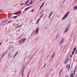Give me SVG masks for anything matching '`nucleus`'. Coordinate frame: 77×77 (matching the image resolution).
I'll use <instances>...</instances> for the list:
<instances>
[{
    "label": "nucleus",
    "mask_w": 77,
    "mask_h": 77,
    "mask_svg": "<svg viewBox=\"0 0 77 77\" xmlns=\"http://www.w3.org/2000/svg\"><path fill=\"white\" fill-rule=\"evenodd\" d=\"M51 17V16H50V15H49V17H48L49 18H50Z\"/></svg>",
    "instance_id": "37"
},
{
    "label": "nucleus",
    "mask_w": 77,
    "mask_h": 77,
    "mask_svg": "<svg viewBox=\"0 0 77 77\" xmlns=\"http://www.w3.org/2000/svg\"><path fill=\"white\" fill-rule=\"evenodd\" d=\"M13 14V15H17V13L16 12V13H14Z\"/></svg>",
    "instance_id": "25"
},
{
    "label": "nucleus",
    "mask_w": 77,
    "mask_h": 77,
    "mask_svg": "<svg viewBox=\"0 0 77 77\" xmlns=\"http://www.w3.org/2000/svg\"><path fill=\"white\" fill-rule=\"evenodd\" d=\"M44 3H45V2H44L42 4V6H44Z\"/></svg>",
    "instance_id": "24"
},
{
    "label": "nucleus",
    "mask_w": 77,
    "mask_h": 77,
    "mask_svg": "<svg viewBox=\"0 0 77 77\" xmlns=\"http://www.w3.org/2000/svg\"><path fill=\"white\" fill-rule=\"evenodd\" d=\"M19 24V23H18L16 25V26H18Z\"/></svg>",
    "instance_id": "49"
},
{
    "label": "nucleus",
    "mask_w": 77,
    "mask_h": 77,
    "mask_svg": "<svg viewBox=\"0 0 77 77\" xmlns=\"http://www.w3.org/2000/svg\"><path fill=\"white\" fill-rule=\"evenodd\" d=\"M18 51H17V52H16V53L15 54L16 55H17V54H18Z\"/></svg>",
    "instance_id": "28"
},
{
    "label": "nucleus",
    "mask_w": 77,
    "mask_h": 77,
    "mask_svg": "<svg viewBox=\"0 0 77 77\" xmlns=\"http://www.w3.org/2000/svg\"><path fill=\"white\" fill-rule=\"evenodd\" d=\"M59 33H57V36H56L55 39H56L57 38H58L59 37Z\"/></svg>",
    "instance_id": "6"
},
{
    "label": "nucleus",
    "mask_w": 77,
    "mask_h": 77,
    "mask_svg": "<svg viewBox=\"0 0 77 77\" xmlns=\"http://www.w3.org/2000/svg\"><path fill=\"white\" fill-rule=\"evenodd\" d=\"M12 43H13V42H9V43L10 44H12Z\"/></svg>",
    "instance_id": "44"
},
{
    "label": "nucleus",
    "mask_w": 77,
    "mask_h": 77,
    "mask_svg": "<svg viewBox=\"0 0 77 77\" xmlns=\"http://www.w3.org/2000/svg\"><path fill=\"white\" fill-rule=\"evenodd\" d=\"M65 0L63 2V3H63L64 2H65Z\"/></svg>",
    "instance_id": "52"
},
{
    "label": "nucleus",
    "mask_w": 77,
    "mask_h": 77,
    "mask_svg": "<svg viewBox=\"0 0 77 77\" xmlns=\"http://www.w3.org/2000/svg\"><path fill=\"white\" fill-rule=\"evenodd\" d=\"M23 43V38H22L20 41H19V43L20 44H21V43Z\"/></svg>",
    "instance_id": "3"
},
{
    "label": "nucleus",
    "mask_w": 77,
    "mask_h": 77,
    "mask_svg": "<svg viewBox=\"0 0 77 77\" xmlns=\"http://www.w3.org/2000/svg\"><path fill=\"white\" fill-rule=\"evenodd\" d=\"M24 72H21L20 74H22V76H24Z\"/></svg>",
    "instance_id": "12"
},
{
    "label": "nucleus",
    "mask_w": 77,
    "mask_h": 77,
    "mask_svg": "<svg viewBox=\"0 0 77 77\" xmlns=\"http://www.w3.org/2000/svg\"><path fill=\"white\" fill-rule=\"evenodd\" d=\"M69 11L67 12L66 13V14L62 18V20H65V18H67V17H68V15L69 14Z\"/></svg>",
    "instance_id": "1"
},
{
    "label": "nucleus",
    "mask_w": 77,
    "mask_h": 77,
    "mask_svg": "<svg viewBox=\"0 0 77 77\" xmlns=\"http://www.w3.org/2000/svg\"><path fill=\"white\" fill-rule=\"evenodd\" d=\"M76 68V67H75V68Z\"/></svg>",
    "instance_id": "62"
},
{
    "label": "nucleus",
    "mask_w": 77,
    "mask_h": 77,
    "mask_svg": "<svg viewBox=\"0 0 77 77\" xmlns=\"http://www.w3.org/2000/svg\"><path fill=\"white\" fill-rule=\"evenodd\" d=\"M26 38H24L23 39V40H22L23 42H24V41H26Z\"/></svg>",
    "instance_id": "16"
},
{
    "label": "nucleus",
    "mask_w": 77,
    "mask_h": 77,
    "mask_svg": "<svg viewBox=\"0 0 77 77\" xmlns=\"http://www.w3.org/2000/svg\"><path fill=\"white\" fill-rule=\"evenodd\" d=\"M11 21H12V20L9 21L8 22V23H11Z\"/></svg>",
    "instance_id": "29"
},
{
    "label": "nucleus",
    "mask_w": 77,
    "mask_h": 77,
    "mask_svg": "<svg viewBox=\"0 0 77 77\" xmlns=\"http://www.w3.org/2000/svg\"><path fill=\"white\" fill-rule=\"evenodd\" d=\"M54 55H55V52H54V53L51 56V58H53L54 56Z\"/></svg>",
    "instance_id": "8"
},
{
    "label": "nucleus",
    "mask_w": 77,
    "mask_h": 77,
    "mask_svg": "<svg viewBox=\"0 0 77 77\" xmlns=\"http://www.w3.org/2000/svg\"><path fill=\"white\" fill-rule=\"evenodd\" d=\"M9 56H10V53H9V54L8 55V57H9Z\"/></svg>",
    "instance_id": "32"
},
{
    "label": "nucleus",
    "mask_w": 77,
    "mask_h": 77,
    "mask_svg": "<svg viewBox=\"0 0 77 77\" xmlns=\"http://www.w3.org/2000/svg\"><path fill=\"white\" fill-rule=\"evenodd\" d=\"M29 0L27 1L26 2H25L24 5H27V3L29 2Z\"/></svg>",
    "instance_id": "10"
},
{
    "label": "nucleus",
    "mask_w": 77,
    "mask_h": 77,
    "mask_svg": "<svg viewBox=\"0 0 77 77\" xmlns=\"http://www.w3.org/2000/svg\"><path fill=\"white\" fill-rule=\"evenodd\" d=\"M2 58L3 57V56L2 57Z\"/></svg>",
    "instance_id": "58"
},
{
    "label": "nucleus",
    "mask_w": 77,
    "mask_h": 77,
    "mask_svg": "<svg viewBox=\"0 0 77 77\" xmlns=\"http://www.w3.org/2000/svg\"><path fill=\"white\" fill-rule=\"evenodd\" d=\"M45 76L46 77H48V74H47Z\"/></svg>",
    "instance_id": "38"
},
{
    "label": "nucleus",
    "mask_w": 77,
    "mask_h": 77,
    "mask_svg": "<svg viewBox=\"0 0 77 77\" xmlns=\"http://www.w3.org/2000/svg\"><path fill=\"white\" fill-rule=\"evenodd\" d=\"M18 11L16 12V14H18Z\"/></svg>",
    "instance_id": "42"
},
{
    "label": "nucleus",
    "mask_w": 77,
    "mask_h": 77,
    "mask_svg": "<svg viewBox=\"0 0 77 77\" xmlns=\"http://www.w3.org/2000/svg\"><path fill=\"white\" fill-rule=\"evenodd\" d=\"M11 57H12V55H11V56L10 57V58H11Z\"/></svg>",
    "instance_id": "54"
},
{
    "label": "nucleus",
    "mask_w": 77,
    "mask_h": 77,
    "mask_svg": "<svg viewBox=\"0 0 77 77\" xmlns=\"http://www.w3.org/2000/svg\"><path fill=\"white\" fill-rule=\"evenodd\" d=\"M21 27V25L16 26V27H15V28H18V27Z\"/></svg>",
    "instance_id": "15"
},
{
    "label": "nucleus",
    "mask_w": 77,
    "mask_h": 77,
    "mask_svg": "<svg viewBox=\"0 0 77 77\" xmlns=\"http://www.w3.org/2000/svg\"><path fill=\"white\" fill-rule=\"evenodd\" d=\"M65 48H64V49Z\"/></svg>",
    "instance_id": "64"
},
{
    "label": "nucleus",
    "mask_w": 77,
    "mask_h": 77,
    "mask_svg": "<svg viewBox=\"0 0 77 77\" xmlns=\"http://www.w3.org/2000/svg\"><path fill=\"white\" fill-rule=\"evenodd\" d=\"M33 0H31V3H29V4H28L26 6H30V5H32V4H33V3H32V1Z\"/></svg>",
    "instance_id": "4"
},
{
    "label": "nucleus",
    "mask_w": 77,
    "mask_h": 77,
    "mask_svg": "<svg viewBox=\"0 0 77 77\" xmlns=\"http://www.w3.org/2000/svg\"><path fill=\"white\" fill-rule=\"evenodd\" d=\"M69 27H67L66 28L65 31V32H67V31H68V30H69Z\"/></svg>",
    "instance_id": "5"
},
{
    "label": "nucleus",
    "mask_w": 77,
    "mask_h": 77,
    "mask_svg": "<svg viewBox=\"0 0 77 77\" xmlns=\"http://www.w3.org/2000/svg\"><path fill=\"white\" fill-rule=\"evenodd\" d=\"M38 22V21H37V24H38V22Z\"/></svg>",
    "instance_id": "53"
},
{
    "label": "nucleus",
    "mask_w": 77,
    "mask_h": 77,
    "mask_svg": "<svg viewBox=\"0 0 77 77\" xmlns=\"http://www.w3.org/2000/svg\"><path fill=\"white\" fill-rule=\"evenodd\" d=\"M5 21H2V23H5Z\"/></svg>",
    "instance_id": "41"
},
{
    "label": "nucleus",
    "mask_w": 77,
    "mask_h": 77,
    "mask_svg": "<svg viewBox=\"0 0 77 77\" xmlns=\"http://www.w3.org/2000/svg\"><path fill=\"white\" fill-rule=\"evenodd\" d=\"M77 9V6L76 7H74L73 8V9L74 10H76Z\"/></svg>",
    "instance_id": "14"
},
{
    "label": "nucleus",
    "mask_w": 77,
    "mask_h": 77,
    "mask_svg": "<svg viewBox=\"0 0 77 77\" xmlns=\"http://www.w3.org/2000/svg\"><path fill=\"white\" fill-rule=\"evenodd\" d=\"M1 44H2V42L0 43V45H1Z\"/></svg>",
    "instance_id": "56"
},
{
    "label": "nucleus",
    "mask_w": 77,
    "mask_h": 77,
    "mask_svg": "<svg viewBox=\"0 0 77 77\" xmlns=\"http://www.w3.org/2000/svg\"><path fill=\"white\" fill-rule=\"evenodd\" d=\"M72 56V54H71V55H70V57H71Z\"/></svg>",
    "instance_id": "45"
},
{
    "label": "nucleus",
    "mask_w": 77,
    "mask_h": 77,
    "mask_svg": "<svg viewBox=\"0 0 77 77\" xmlns=\"http://www.w3.org/2000/svg\"><path fill=\"white\" fill-rule=\"evenodd\" d=\"M38 32H39V29L38 28H37L36 29V30L35 31V34H37L38 33Z\"/></svg>",
    "instance_id": "7"
},
{
    "label": "nucleus",
    "mask_w": 77,
    "mask_h": 77,
    "mask_svg": "<svg viewBox=\"0 0 77 77\" xmlns=\"http://www.w3.org/2000/svg\"><path fill=\"white\" fill-rule=\"evenodd\" d=\"M39 20H40V19H38L37 20V21H38V22H39Z\"/></svg>",
    "instance_id": "30"
},
{
    "label": "nucleus",
    "mask_w": 77,
    "mask_h": 77,
    "mask_svg": "<svg viewBox=\"0 0 77 77\" xmlns=\"http://www.w3.org/2000/svg\"><path fill=\"white\" fill-rule=\"evenodd\" d=\"M30 7H31V6L26 8L24 10V11H26V10H27V9H29V8H30Z\"/></svg>",
    "instance_id": "9"
},
{
    "label": "nucleus",
    "mask_w": 77,
    "mask_h": 77,
    "mask_svg": "<svg viewBox=\"0 0 77 77\" xmlns=\"http://www.w3.org/2000/svg\"><path fill=\"white\" fill-rule=\"evenodd\" d=\"M34 11V9H32L31 11V12H33V11Z\"/></svg>",
    "instance_id": "26"
},
{
    "label": "nucleus",
    "mask_w": 77,
    "mask_h": 77,
    "mask_svg": "<svg viewBox=\"0 0 77 77\" xmlns=\"http://www.w3.org/2000/svg\"><path fill=\"white\" fill-rule=\"evenodd\" d=\"M5 21L6 22V24H4V25H2V26H5V24H7V23L6 22H8V20H5Z\"/></svg>",
    "instance_id": "13"
},
{
    "label": "nucleus",
    "mask_w": 77,
    "mask_h": 77,
    "mask_svg": "<svg viewBox=\"0 0 77 77\" xmlns=\"http://www.w3.org/2000/svg\"><path fill=\"white\" fill-rule=\"evenodd\" d=\"M62 69H61L60 70V74H59V75H60V74H61V72H62Z\"/></svg>",
    "instance_id": "18"
},
{
    "label": "nucleus",
    "mask_w": 77,
    "mask_h": 77,
    "mask_svg": "<svg viewBox=\"0 0 77 77\" xmlns=\"http://www.w3.org/2000/svg\"><path fill=\"white\" fill-rule=\"evenodd\" d=\"M29 73H28V76H27V77H29Z\"/></svg>",
    "instance_id": "43"
},
{
    "label": "nucleus",
    "mask_w": 77,
    "mask_h": 77,
    "mask_svg": "<svg viewBox=\"0 0 77 77\" xmlns=\"http://www.w3.org/2000/svg\"><path fill=\"white\" fill-rule=\"evenodd\" d=\"M24 68L23 67V68H22V69L21 71V72H24Z\"/></svg>",
    "instance_id": "17"
},
{
    "label": "nucleus",
    "mask_w": 77,
    "mask_h": 77,
    "mask_svg": "<svg viewBox=\"0 0 77 77\" xmlns=\"http://www.w3.org/2000/svg\"><path fill=\"white\" fill-rule=\"evenodd\" d=\"M17 16H13V18H17Z\"/></svg>",
    "instance_id": "21"
},
{
    "label": "nucleus",
    "mask_w": 77,
    "mask_h": 77,
    "mask_svg": "<svg viewBox=\"0 0 77 77\" xmlns=\"http://www.w3.org/2000/svg\"><path fill=\"white\" fill-rule=\"evenodd\" d=\"M75 70H74V74L75 73Z\"/></svg>",
    "instance_id": "47"
},
{
    "label": "nucleus",
    "mask_w": 77,
    "mask_h": 77,
    "mask_svg": "<svg viewBox=\"0 0 77 77\" xmlns=\"http://www.w3.org/2000/svg\"><path fill=\"white\" fill-rule=\"evenodd\" d=\"M73 73H72L70 75V77H73Z\"/></svg>",
    "instance_id": "19"
},
{
    "label": "nucleus",
    "mask_w": 77,
    "mask_h": 77,
    "mask_svg": "<svg viewBox=\"0 0 77 77\" xmlns=\"http://www.w3.org/2000/svg\"><path fill=\"white\" fill-rule=\"evenodd\" d=\"M65 61L64 62V63L66 64V63H67V62H68V61H67V60L65 59Z\"/></svg>",
    "instance_id": "11"
},
{
    "label": "nucleus",
    "mask_w": 77,
    "mask_h": 77,
    "mask_svg": "<svg viewBox=\"0 0 77 77\" xmlns=\"http://www.w3.org/2000/svg\"><path fill=\"white\" fill-rule=\"evenodd\" d=\"M46 65V64H45V65L43 67H45Z\"/></svg>",
    "instance_id": "35"
},
{
    "label": "nucleus",
    "mask_w": 77,
    "mask_h": 77,
    "mask_svg": "<svg viewBox=\"0 0 77 77\" xmlns=\"http://www.w3.org/2000/svg\"><path fill=\"white\" fill-rule=\"evenodd\" d=\"M72 55H73V54H74V51H72Z\"/></svg>",
    "instance_id": "27"
},
{
    "label": "nucleus",
    "mask_w": 77,
    "mask_h": 77,
    "mask_svg": "<svg viewBox=\"0 0 77 77\" xmlns=\"http://www.w3.org/2000/svg\"><path fill=\"white\" fill-rule=\"evenodd\" d=\"M66 67L67 68H68V66L67 65V66H66Z\"/></svg>",
    "instance_id": "36"
},
{
    "label": "nucleus",
    "mask_w": 77,
    "mask_h": 77,
    "mask_svg": "<svg viewBox=\"0 0 77 77\" xmlns=\"http://www.w3.org/2000/svg\"><path fill=\"white\" fill-rule=\"evenodd\" d=\"M16 55L15 54L14 55V57H15V56H16Z\"/></svg>",
    "instance_id": "40"
},
{
    "label": "nucleus",
    "mask_w": 77,
    "mask_h": 77,
    "mask_svg": "<svg viewBox=\"0 0 77 77\" xmlns=\"http://www.w3.org/2000/svg\"><path fill=\"white\" fill-rule=\"evenodd\" d=\"M53 14V12H51V13H50V14H49V15L51 16V15H52V14Z\"/></svg>",
    "instance_id": "20"
},
{
    "label": "nucleus",
    "mask_w": 77,
    "mask_h": 77,
    "mask_svg": "<svg viewBox=\"0 0 77 77\" xmlns=\"http://www.w3.org/2000/svg\"><path fill=\"white\" fill-rule=\"evenodd\" d=\"M66 45L64 46V48H66Z\"/></svg>",
    "instance_id": "48"
},
{
    "label": "nucleus",
    "mask_w": 77,
    "mask_h": 77,
    "mask_svg": "<svg viewBox=\"0 0 77 77\" xmlns=\"http://www.w3.org/2000/svg\"><path fill=\"white\" fill-rule=\"evenodd\" d=\"M42 6H43V5H41V7H42Z\"/></svg>",
    "instance_id": "50"
},
{
    "label": "nucleus",
    "mask_w": 77,
    "mask_h": 77,
    "mask_svg": "<svg viewBox=\"0 0 77 77\" xmlns=\"http://www.w3.org/2000/svg\"><path fill=\"white\" fill-rule=\"evenodd\" d=\"M24 5V3H22L20 4V5Z\"/></svg>",
    "instance_id": "34"
},
{
    "label": "nucleus",
    "mask_w": 77,
    "mask_h": 77,
    "mask_svg": "<svg viewBox=\"0 0 77 77\" xmlns=\"http://www.w3.org/2000/svg\"><path fill=\"white\" fill-rule=\"evenodd\" d=\"M8 41V40H7V41Z\"/></svg>",
    "instance_id": "61"
},
{
    "label": "nucleus",
    "mask_w": 77,
    "mask_h": 77,
    "mask_svg": "<svg viewBox=\"0 0 77 77\" xmlns=\"http://www.w3.org/2000/svg\"><path fill=\"white\" fill-rule=\"evenodd\" d=\"M70 26V25H69L68 26V27H69V26Z\"/></svg>",
    "instance_id": "55"
},
{
    "label": "nucleus",
    "mask_w": 77,
    "mask_h": 77,
    "mask_svg": "<svg viewBox=\"0 0 77 77\" xmlns=\"http://www.w3.org/2000/svg\"><path fill=\"white\" fill-rule=\"evenodd\" d=\"M41 17H42V16H41Z\"/></svg>",
    "instance_id": "63"
},
{
    "label": "nucleus",
    "mask_w": 77,
    "mask_h": 77,
    "mask_svg": "<svg viewBox=\"0 0 77 77\" xmlns=\"http://www.w3.org/2000/svg\"><path fill=\"white\" fill-rule=\"evenodd\" d=\"M69 68H70V65H69V68H68V70H69Z\"/></svg>",
    "instance_id": "33"
},
{
    "label": "nucleus",
    "mask_w": 77,
    "mask_h": 77,
    "mask_svg": "<svg viewBox=\"0 0 77 77\" xmlns=\"http://www.w3.org/2000/svg\"><path fill=\"white\" fill-rule=\"evenodd\" d=\"M3 12V10L2 9L0 10V13Z\"/></svg>",
    "instance_id": "22"
},
{
    "label": "nucleus",
    "mask_w": 77,
    "mask_h": 77,
    "mask_svg": "<svg viewBox=\"0 0 77 77\" xmlns=\"http://www.w3.org/2000/svg\"><path fill=\"white\" fill-rule=\"evenodd\" d=\"M40 8H42V7L40 6Z\"/></svg>",
    "instance_id": "59"
},
{
    "label": "nucleus",
    "mask_w": 77,
    "mask_h": 77,
    "mask_svg": "<svg viewBox=\"0 0 77 77\" xmlns=\"http://www.w3.org/2000/svg\"><path fill=\"white\" fill-rule=\"evenodd\" d=\"M75 50H76V48L75 47L73 49V51H75Z\"/></svg>",
    "instance_id": "23"
},
{
    "label": "nucleus",
    "mask_w": 77,
    "mask_h": 77,
    "mask_svg": "<svg viewBox=\"0 0 77 77\" xmlns=\"http://www.w3.org/2000/svg\"><path fill=\"white\" fill-rule=\"evenodd\" d=\"M19 13H21V11H18Z\"/></svg>",
    "instance_id": "39"
},
{
    "label": "nucleus",
    "mask_w": 77,
    "mask_h": 77,
    "mask_svg": "<svg viewBox=\"0 0 77 77\" xmlns=\"http://www.w3.org/2000/svg\"><path fill=\"white\" fill-rule=\"evenodd\" d=\"M14 72L15 73V72H16V71H15Z\"/></svg>",
    "instance_id": "60"
},
{
    "label": "nucleus",
    "mask_w": 77,
    "mask_h": 77,
    "mask_svg": "<svg viewBox=\"0 0 77 77\" xmlns=\"http://www.w3.org/2000/svg\"><path fill=\"white\" fill-rule=\"evenodd\" d=\"M75 69L74 71H75Z\"/></svg>",
    "instance_id": "57"
},
{
    "label": "nucleus",
    "mask_w": 77,
    "mask_h": 77,
    "mask_svg": "<svg viewBox=\"0 0 77 77\" xmlns=\"http://www.w3.org/2000/svg\"><path fill=\"white\" fill-rule=\"evenodd\" d=\"M75 54H77V50H76L75 51Z\"/></svg>",
    "instance_id": "31"
},
{
    "label": "nucleus",
    "mask_w": 77,
    "mask_h": 77,
    "mask_svg": "<svg viewBox=\"0 0 77 77\" xmlns=\"http://www.w3.org/2000/svg\"><path fill=\"white\" fill-rule=\"evenodd\" d=\"M5 54H2V55H3V56L5 55Z\"/></svg>",
    "instance_id": "46"
},
{
    "label": "nucleus",
    "mask_w": 77,
    "mask_h": 77,
    "mask_svg": "<svg viewBox=\"0 0 77 77\" xmlns=\"http://www.w3.org/2000/svg\"><path fill=\"white\" fill-rule=\"evenodd\" d=\"M41 9V7L40 8L39 10H40V9Z\"/></svg>",
    "instance_id": "51"
},
{
    "label": "nucleus",
    "mask_w": 77,
    "mask_h": 77,
    "mask_svg": "<svg viewBox=\"0 0 77 77\" xmlns=\"http://www.w3.org/2000/svg\"><path fill=\"white\" fill-rule=\"evenodd\" d=\"M63 41H64V38H63L61 40L60 42V44H62V43H63Z\"/></svg>",
    "instance_id": "2"
}]
</instances>
